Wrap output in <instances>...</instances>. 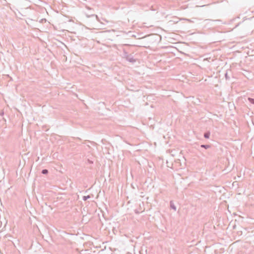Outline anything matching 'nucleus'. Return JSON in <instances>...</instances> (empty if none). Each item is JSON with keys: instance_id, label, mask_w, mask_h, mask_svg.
<instances>
[{"instance_id": "5", "label": "nucleus", "mask_w": 254, "mask_h": 254, "mask_svg": "<svg viewBox=\"0 0 254 254\" xmlns=\"http://www.w3.org/2000/svg\"><path fill=\"white\" fill-rule=\"evenodd\" d=\"M200 147L203 148L205 149H207L211 147V145L209 144H202L200 145Z\"/></svg>"}, {"instance_id": "10", "label": "nucleus", "mask_w": 254, "mask_h": 254, "mask_svg": "<svg viewBox=\"0 0 254 254\" xmlns=\"http://www.w3.org/2000/svg\"><path fill=\"white\" fill-rule=\"evenodd\" d=\"M87 17H95L96 19L98 21H100L99 19V18H98V16L96 15V14H91L90 16H87Z\"/></svg>"}, {"instance_id": "11", "label": "nucleus", "mask_w": 254, "mask_h": 254, "mask_svg": "<svg viewBox=\"0 0 254 254\" xmlns=\"http://www.w3.org/2000/svg\"><path fill=\"white\" fill-rule=\"evenodd\" d=\"M134 212H135V213L136 214H139V212L137 210H136V209H135V210H134Z\"/></svg>"}, {"instance_id": "2", "label": "nucleus", "mask_w": 254, "mask_h": 254, "mask_svg": "<svg viewBox=\"0 0 254 254\" xmlns=\"http://www.w3.org/2000/svg\"><path fill=\"white\" fill-rule=\"evenodd\" d=\"M128 56L129 54H128V53L125 49H124L122 56L123 58L127 60Z\"/></svg>"}, {"instance_id": "1", "label": "nucleus", "mask_w": 254, "mask_h": 254, "mask_svg": "<svg viewBox=\"0 0 254 254\" xmlns=\"http://www.w3.org/2000/svg\"><path fill=\"white\" fill-rule=\"evenodd\" d=\"M127 61L131 63H134L136 62V60L133 58V56L131 54L129 55Z\"/></svg>"}, {"instance_id": "6", "label": "nucleus", "mask_w": 254, "mask_h": 254, "mask_svg": "<svg viewBox=\"0 0 254 254\" xmlns=\"http://www.w3.org/2000/svg\"><path fill=\"white\" fill-rule=\"evenodd\" d=\"M170 207L174 209L175 211L176 210V207L174 203H173V201H170Z\"/></svg>"}, {"instance_id": "8", "label": "nucleus", "mask_w": 254, "mask_h": 254, "mask_svg": "<svg viewBox=\"0 0 254 254\" xmlns=\"http://www.w3.org/2000/svg\"><path fill=\"white\" fill-rule=\"evenodd\" d=\"M90 198V196L89 195H88L87 196H83V197H82V199L84 200V201H86L87 200L88 198Z\"/></svg>"}, {"instance_id": "3", "label": "nucleus", "mask_w": 254, "mask_h": 254, "mask_svg": "<svg viewBox=\"0 0 254 254\" xmlns=\"http://www.w3.org/2000/svg\"><path fill=\"white\" fill-rule=\"evenodd\" d=\"M231 69H228V70H226V73H225V77L226 80L230 79V76H228V72H231Z\"/></svg>"}, {"instance_id": "7", "label": "nucleus", "mask_w": 254, "mask_h": 254, "mask_svg": "<svg viewBox=\"0 0 254 254\" xmlns=\"http://www.w3.org/2000/svg\"><path fill=\"white\" fill-rule=\"evenodd\" d=\"M48 172H49L48 170L46 169L42 170V172H41L42 174H44V175L47 174L48 173Z\"/></svg>"}, {"instance_id": "14", "label": "nucleus", "mask_w": 254, "mask_h": 254, "mask_svg": "<svg viewBox=\"0 0 254 254\" xmlns=\"http://www.w3.org/2000/svg\"><path fill=\"white\" fill-rule=\"evenodd\" d=\"M3 114H4V112H1L0 113V116H2Z\"/></svg>"}, {"instance_id": "13", "label": "nucleus", "mask_w": 254, "mask_h": 254, "mask_svg": "<svg viewBox=\"0 0 254 254\" xmlns=\"http://www.w3.org/2000/svg\"><path fill=\"white\" fill-rule=\"evenodd\" d=\"M88 162H89V163H90V164H92V163H93V161H90V160H89V159L88 160Z\"/></svg>"}, {"instance_id": "12", "label": "nucleus", "mask_w": 254, "mask_h": 254, "mask_svg": "<svg viewBox=\"0 0 254 254\" xmlns=\"http://www.w3.org/2000/svg\"><path fill=\"white\" fill-rule=\"evenodd\" d=\"M85 7L88 9H91L90 7L88 6L87 5H86Z\"/></svg>"}, {"instance_id": "4", "label": "nucleus", "mask_w": 254, "mask_h": 254, "mask_svg": "<svg viewBox=\"0 0 254 254\" xmlns=\"http://www.w3.org/2000/svg\"><path fill=\"white\" fill-rule=\"evenodd\" d=\"M210 135V132L209 131L205 132L204 133V137L206 139H208Z\"/></svg>"}, {"instance_id": "9", "label": "nucleus", "mask_w": 254, "mask_h": 254, "mask_svg": "<svg viewBox=\"0 0 254 254\" xmlns=\"http://www.w3.org/2000/svg\"><path fill=\"white\" fill-rule=\"evenodd\" d=\"M248 100L251 103L254 104V98L249 97Z\"/></svg>"}, {"instance_id": "15", "label": "nucleus", "mask_w": 254, "mask_h": 254, "mask_svg": "<svg viewBox=\"0 0 254 254\" xmlns=\"http://www.w3.org/2000/svg\"><path fill=\"white\" fill-rule=\"evenodd\" d=\"M86 1V0H83V1Z\"/></svg>"}]
</instances>
